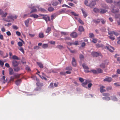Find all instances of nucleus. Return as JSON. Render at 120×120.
<instances>
[{"mask_svg":"<svg viewBox=\"0 0 120 120\" xmlns=\"http://www.w3.org/2000/svg\"><path fill=\"white\" fill-rule=\"evenodd\" d=\"M28 7L30 9H31L29 14L35 13L37 12L36 8L37 7V5H36L34 4H33L28 5Z\"/></svg>","mask_w":120,"mask_h":120,"instance_id":"nucleus-1","label":"nucleus"},{"mask_svg":"<svg viewBox=\"0 0 120 120\" xmlns=\"http://www.w3.org/2000/svg\"><path fill=\"white\" fill-rule=\"evenodd\" d=\"M38 19H43L45 20L46 22L48 20L50 21L49 17L47 15H44L41 14H39V15H38Z\"/></svg>","mask_w":120,"mask_h":120,"instance_id":"nucleus-2","label":"nucleus"},{"mask_svg":"<svg viewBox=\"0 0 120 120\" xmlns=\"http://www.w3.org/2000/svg\"><path fill=\"white\" fill-rule=\"evenodd\" d=\"M103 95L105 97H103L102 98L104 100H105L107 101H109L110 100V97L108 96L110 95V94L108 93H103Z\"/></svg>","mask_w":120,"mask_h":120,"instance_id":"nucleus-3","label":"nucleus"},{"mask_svg":"<svg viewBox=\"0 0 120 120\" xmlns=\"http://www.w3.org/2000/svg\"><path fill=\"white\" fill-rule=\"evenodd\" d=\"M18 17V15L15 14H10L7 17L8 19H10L12 20L14 19H16Z\"/></svg>","mask_w":120,"mask_h":120,"instance_id":"nucleus-4","label":"nucleus"},{"mask_svg":"<svg viewBox=\"0 0 120 120\" xmlns=\"http://www.w3.org/2000/svg\"><path fill=\"white\" fill-rule=\"evenodd\" d=\"M66 10V9L65 8H63L61 9L59 11V14L67 13L69 12H70V10Z\"/></svg>","mask_w":120,"mask_h":120,"instance_id":"nucleus-5","label":"nucleus"},{"mask_svg":"<svg viewBox=\"0 0 120 120\" xmlns=\"http://www.w3.org/2000/svg\"><path fill=\"white\" fill-rule=\"evenodd\" d=\"M8 14L7 12H5L4 13L2 9H0V15H1L2 18L5 17Z\"/></svg>","mask_w":120,"mask_h":120,"instance_id":"nucleus-6","label":"nucleus"},{"mask_svg":"<svg viewBox=\"0 0 120 120\" xmlns=\"http://www.w3.org/2000/svg\"><path fill=\"white\" fill-rule=\"evenodd\" d=\"M108 64V61L106 60L104 62V63H102L100 64V67L101 68H105V65H107Z\"/></svg>","mask_w":120,"mask_h":120,"instance_id":"nucleus-7","label":"nucleus"},{"mask_svg":"<svg viewBox=\"0 0 120 120\" xmlns=\"http://www.w3.org/2000/svg\"><path fill=\"white\" fill-rule=\"evenodd\" d=\"M96 4V2L92 1H90L89 5H88V6H90L91 8H93Z\"/></svg>","mask_w":120,"mask_h":120,"instance_id":"nucleus-8","label":"nucleus"},{"mask_svg":"<svg viewBox=\"0 0 120 120\" xmlns=\"http://www.w3.org/2000/svg\"><path fill=\"white\" fill-rule=\"evenodd\" d=\"M106 47L107 49L110 52H112L114 50V48L110 45L106 46Z\"/></svg>","mask_w":120,"mask_h":120,"instance_id":"nucleus-9","label":"nucleus"},{"mask_svg":"<svg viewBox=\"0 0 120 120\" xmlns=\"http://www.w3.org/2000/svg\"><path fill=\"white\" fill-rule=\"evenodd\" d=\"M12 65L14 67L18 66L19 64L15 60H13L12 62Z\"/></svg>","mask_w":120,"mask_h":120,"instance_id":"nucleus-10","label":"nucleus"},{"mask_svg":"<svg viewBox=\"0 0 120 120\" xmlns=\"http://www.w3.org/2000/svg\"><path fill=\"white\" fill-rule=\"evenodd\" d=\"M112 80V79L111 77L106 76L105 78L103 80L104 81H107L109 82H110Z\"/></svg>","mask_w":120,"mask_h":120,"instance_id":"nucleus-11","label":"nucleus"},{"mask_svg":"<svg viewBox=\"0 0 120 120\" xmlns=\"http://www.w3.org/2000/svg\"><path fill=\"white\" fill-rule=\"evenodd\" d=\"M70 36L72 38H76L78 36L76 32H73L70 34Z\"/></svg>","mask_w":120,"mask_h":120,"instance_id":"nucleus-12","label":"nucleus"},{"mask_svg":"<svg viewBox=\"0 0 120 120\" xmlns=\"http://www.w3.org/2000/svg\"><path fill=\"white\" fill-rule=\"evenodd\" d=\"M85 72L86 73H88L89 72H93L94 74H97V70H92L90 71L89 70H85Z\"/></svg>","mask_w":120,"mask_h":120,"instance_id":"nucleus-13","label":"nucleus"},{"mask_svg":"<svg viewBox=\"0 0 120 120\" xmlns=\"http://www.w3.org/2000/svg\"><path fill=\"white\" fill-rule=\"evenodd\" d=\"M109 35L111 36H112L113 34H114L116 35L117 36L119 35V33L116 32L114 31H112L110 32L109 33Z\"/></svg>","mask_w":120,"mask_h":120,"instance_id":"nucleus-14","label":"nucleus"},{"mask_svg":"<svg viewBox=\"0 0 120 120\" xmlns=\"http://www.w3.org/2000/svg\"><path fill=\"white\" fill-rule=\"evenodd\" d=\"M91 55L94 57H97L99 56V54L97 52H94L91 53Z\"/></svg>","mask_w":120,"mask_h":120,"instance_id":"nucleus-15","label":"nucleus"},{"mask_svg":"<svg viewBox=\"0 0 120 120\" xmlns=\"http://www.w3.org/2000/svg\"><path fill=\"white\" fill-rule=\"evenodd\" d=\"M72 65L74 67H75L76 65V63L74 57L72 58Z\"/></svg>","mask_w":120,"mask_h":120,"instance_id":"nucleus-16","label":"nucleus"},{"mask_svg":"<svg viewBox=\"0 0 120 120\" xmlns=\"http://www.w3.org/2000/svg\"><path fill=\"white\" fill-rule=\"evenodd\" d=\"M22 81L21 79H19L15 81V83L17 86L19 85L21 83Z\"/></svg>","mask_w":120,"mask_h":120,"instance_id":"nucleus-17","label":"nucleus"},{"mask_svg":"<svg viewBox=\"0 0 120 120\" xmlns=\"http://www.w3.org/2000/svg\"><path fill=\"white\" fill-rule=\"evenodd\" d=\"M31 20L30 19H27L25 21V23L26 26L27 27H28V24L29 21Z\"/></svg>","mask_w":120,"mask_h":120,"instance_id":"nucleus-18","label":"nucleus"},{"mask_svg":"<svg viewBox=\"0 0 120 120\" xmlns=\"http://www.w3.org/2000/svg\"><path fill=\"white\" fill-rule=\"evenodd\" d=\"M90 82V81L89 80H86L85 82L82 83V85L83 86L85 87Z\"/></svg>","mask_w":120,"mask_h":120,"instance_id":"nucleus-19","label":"nucleus"},{"mask_svg":"<svg viewBox=\"0 0 120 120\" xmlns=\"http://www.w3.org/2000/svg\"><path fill=\"white\" fill-rule=\"evenodd\" d=\"M82 66L84 70V71L85 70H88L89 69V68L87 66H86L85 64H82Z\"/></svg>","mask_w":120,"mask_h":120,"instance_id":"nucleus-20","label":"nucleus"},{"mask_svg":"<svg viewBox=\"0 0 120 120\" xmlns=\"http://www.w3.org/2000/svg\"><path fill=\"white\" fill-rule=\"evenodd\" d=\"M79 30L80 32L84 31V29L83 27L82 26H80L79 27Z\"/></svg>","mask_w":120,"mask_h":120,"instance_id":"nucleus-21","label":"nucleus"},{"mask_svg":"<svg viewBox=\"0 0 120 120\" xmlns=\"http://www.w3.org/2000/svg\"><path fill=\"white\" fill-rule=\"evenodd\" d=\"M9 74L10 75H12L14 73L13 69L11 68H9Z\"/></svg>","mask_w":120,"mask_h":120,"instance_id":"nucleus-22","label":"nucleus"},{"mask_svg":"<svg viewBox=\"0 0 120 120\" xmlns=\"http://www.w3.org/2000/svg\"><path fill=\"white\" fill-rule=\"evenodd\" d=\"M83 14V15L85 18H86L87 16V13L85 11H84L82 9H81Z\"/></svg>","mask_w":120,"mask_h":120,"instance_id":"nucleus-23","label":"nucleus"},{"mask_svg":"<svg viewBox=\"0 0 120 120\" xmlns=\"http://www.w3.org/2000/svg\"><path fill=\"white\" fill-rule=\"evenodd\" d=\"M92 21L96 24H98L99 23L100 20L99 19H98L96 20L94 19Z\"/></svg>","mask_w":120,"mask_h":120,"instance_id":"nucleus-24","label":"nucleus"},{"mask_svg":"<svg viewBox=\"0 0 120 120\" xmlns=\"http://www.w3.org/2000/svg\"><path fill=\"white\" fill-rule=\"evenodd\" d=\"M48 47V45L47 44H43L42 46V48L43 49H46Z\"/></svg>","mask_w":120,"mask_h":120,"instance_id":"nucleus-25","label":"nucleus"},{"mask_svg":"<svg viewBox=\"0 0 120 120\" xmlns=\"http://www.w3.org/2000/svg\"><path fill=\"white\" fill-rule=\"evenodd\" d=\"M107 11V10L106 9H101V11H100V13L101 14H103L105 13Z\"/></svg>","mask_w":120,"mask_h":120,"instance_id":"nucleus-26","label":"nucleus"},{"mask_svg":"<svg viewBox=\"0 0 120 120\" xmlns=\"http://www.w3.org/2000/svg\"><path fill=\"white\" fill-rule=\"evenodd\" d=\"M93 11L95 13H98V12H100V10L99 9L97 8H95L93 9Z\"/></svg>","mask_w":120,"mask_h":120,"instance_id":"nucleus-27","label":"nucleus"},{"mask_svg":"<svg viewBox=\"0 0 120 120\" xmlns=\"http://www.w3.org/2000/svg\"><path fill=\"white\" fill-rule=\"evenodd\" d=\"M14 69L15 71L18 72L20 70V69L19 67H15L14 68Z\"/></svg>","mask_w":120,"mask_h":120,"instance_id":"nucleus-28","label":"nucleus"},{"mask_svg":"<svg viewBox=\"0 0 120 120\" xmlns=\"http://www.w3.org/2000/svg\"><path fill=\"white\" fill-rule=\"evenodd\" d=\"M39 36L40 38H43L44 37V34L42 33L41 32L39 34Z\"/></svg>","mask_w":120,"mask_h":120,"instance_id":"nucleus-29","label":"nucleus"},{"mask_svg":"<svg viewBox=\"0 0 120 120\" xmlns=\"http://www.w3.org/2000/svg\"><path fill=\"white\" fill-rule=\"evenodd\" d=\"M30 17L34 18H38V15L34 14H32L30 15Z\"/></svg>","mask_w":120,"mask_h":120,"instance_id":"nucleus-30","label":"nucleus"},{"mask_svg":"<svg viewBox=\"0 0 120 120\" xmlns=\"http://www.w3.org/2000/svg\"><path fill=\"white\" fill-rule=\"evenodd\" d=\"M119 11V9H117L116 10L113 9L112 11V13H117Z\"/></svg>","mask_w":120,"mask_h":120,"instance_id":"nucleus-31","label":"nucleus"},{"mask_svg":"<svg viewBox=\"0 0 120 120\" xmlns=\"http://www.w3.org/2000/svg\"><path fill=\"white\" fill-rule=\"evenodd\" d=\"M38 65L41 68H43V65L41 63L38 62Z\"/></svg>","mask_w":120,"mask_h":120,"instance_id":"nucleus-32","label":"nucleus"},{"mask_svg":"<svg viewBox=\"0 0 120 120\" xmlns=\"http://www.w3.org/2000/svg\"><path fill=\"white\" fill-rule=\"evenodd\" d=\"M5 76H2V77L1 78V80H3V83H5L6 81H6L5 80ZM7 79H6V80Z\"/></svg>","mask_w":120,"mask_h":120,"instance_id":"nucleus-33","label":"nucleus"},{"mask_svg":"<svg viewBox=\"0 0 120 120\" xmlns=\"http://www.w3.org/2000/svg\"><path fill=\"white\" fill-rule=\"evenodd\" d=\"M97 74L98 73H102L103 71L100 68H98L97 69Z\"/></svg>","mask_w":120,"mask_h":120,"instance_id":"nucleus-34","label":"nucleus"},{"mask_svg":"<svg viewBox=\"0 0 120 120\" xmlns=\"http://www.w3.org/2000/svg\"><path fill=\"white\" fill-rule=\"evenodd\" d=\"M38 10L39 11H40L42 12H45L46 11L45 9L42 8H38Z\"/></svg>","mask_w":120,"mask_h":120,"instance_id":"nucleus-35","label":"nucleus"},{"mask_svg":"<svg viewBox=\"0 0 120 120\" xmlns=\"http://www.w3.org/2000/svg\"><path fill=\"white\" fill-rule=\"evenodd\" d=\"M31 78L32 79H34V80H36L37 81H38L37 77L36 76H35L32 75L31 76Z\"/></svg>","mask_w":120,"mask_h":120,"instance_id":"nucleus-36","label":"nucleus"},{"mask_svg":"<svg viewBox=\"0 0 120 120\" xmlns=\"http://www.w3.org/2000/svg\"><path fill=\"white\" fill-rule=\"evenodd\" d=\"M60 33L62 35H67L68 34V32H61Z\"/></svg>","mask_w":120,"mask_h":120,"instance_id":"nucleus-37","label":"nucleus"},{"mask_svg":"<svg viewBox=\"0 0 120 120\" xmlns=\"http://www.w3.org/2000/svg\"><path fill=\"white\" fill-rule=\"evenodd\" d=\"M12 58L13 59L17 60H19L20 59L17 56L15 55L13 56H12Z\"/></svg>","mask_w":120,"mask_h":120,"instance_id":"nucleus-38","label":"nucleus"},{"mask_svg":"<svg viewBox=\"0 0 120 120\" xmlns=\"http://www.w3.org/2000/svg\"><path fill=\"white\" fill-rule=\"evenodd\" d=\"M54 10L53 8L52 7H49L48 8V10L50 12H51L53 11Z\"/></svg>","mask_w":120,"mask_h":120,"instance_id":"nucleus-39","label":"nucleus"},{"mask_svg":"<svg viewBox=\"0 0 120 120\" xmlns=\"http://www.w3.org/2000/svg\"><path fill=\"white\" fill-rule=\"evenodd\" d=\"M14 77L15 79H18L20 77V75L18 74H15L14 75Z\"/></svg>","mask_w":120,"mask_h":120,"instance_id":"nucleus-40","label":"nucleus"},{"mask_svg":"<svg viewBox=\"0 0 120 120\" xmlns=\"http://www.w3.org/2000/svg\"><path fill=\"white\" fill-rule=\"evenodd\" d=\"M112 100L113 101H117V99L114 96H112Z\"/></svg>","mask_w":120,"mask_h":120,"instance_id":"nucleus-41","label":"nucleus"},{"mask_svg":"<svg viewBox=\"0 0 120 120\" xmlns=\"http://www.w3.org/2000/svg\"><path fill=\"white\" fill-rule=\"evenodd\" d=\"M51 30V28L50 27H48L47 28L46 30V32L49 33Z\"/></svg>","mask_w":120,"mask_h":120,"instance_id":"nucleus-42","label":"nucleus"},{"mask_svg":"<svg viewBox=\"0 0 120 120\" xmlns=\"http://www.w3.org/2000/svg\"><path fill=\"white\" fill-rule=\"evenodd\" d=\"M89 35L90 37L92 38H93L94 37V35L93 33H90Z\"/></svg>","mask_w":120,"mask_h":120,"instance_id":"nucleus-43","label":"nucleus"},{"mask_svg":"<svg viewBox=\"0 0 120 120\" xmlns=\"http://www.w3.org/2000/svg\"><path fill=\"white\" fill-rule=\"evenodd\" d=\"M71 14L75 16H78L79 15L78 14H76L74 12L71 11Z\"/></svg>","mask_w":120,"mask_h":120,"instance_id":"nucleus-44","label":"nucleus"},{"mask_svg":"<svg viewBox=\"0 0 120 120\" xmlns=\"http://www.w3.org/2000/svg\"><path fill=\"white\" fill-rule=\"evenodd\" d=\"M72 69V67L70 66H69L67 67L66 68V70L68 71H71Z\"/></svg>","mask_w":120,"mask_h":120,"instance_id":"nucleus-45","label":"nucleus"},{"mask_svg":"<svg viewBox=\"0 0 120 120\" xmlns=\"http://www.w3.org/2000/svg\"><path fill=\"white\" fill-rule=\"evenodd\" d=\"M114 4L115 5H120V1H119L118 2H114Z\"/></svg>","mask_w":120,"mask_h":120,"instance_id":"nucleus-46","label":"nucleus"},{"mask_svg":"<svg viewBox=\"0 0 120 120\" xmlns=\"http://www.w3.org/2000/svg\"><path fill=\"white\" fill-rule=\"evenodd\" d=\"M102 45H100L99 44H97L96 45V46L97 48H99L102 47Z\"/></svg>","mask_w":120,"mask_h":120,"instance_id":"nucleus-47","label":"nucleus"},{"mask_svg":"<svg viewBox=\"0 0 120 120\" xmlns=\"http://www.w3.org/2000/svg\"><path fill=\"white\" fill-rule=\"evenodd\" d=\"M18 45L20 47H21L22 46L23 44L20 41L18 43Z\"/></svg>","mask_w":120,"mask_h":120,"instance_id":"nucleus-48","label":"nucleus"},{"mask_svg":"<svg viewBox=\"0 0 120 120\" xmlns=\"http://www.w3.org/2000/svg\"><path fill=\"white\" fill-rule=\"evenodd\" d=\"M12 27L13 28V29L14 30H17L18 29V27L17 26L15 25H13Z\"/></svg>","mask_w":120,"mask_h":120,"instance_id":"nucleus-49","label":"nucleus"},{"mask_svg":"<svg viewBox=\"0 0 120 120\" xmlns=\"http://www.w3.org/2000/svg\"><path fill=\"white\" fill-rule=\"evenodd\" d=\"M15 79V78L14 75L13 76H11L10 77V80L11 81H13L14 80V79Z\"/></svg>","mask_w":120,"mask_h":120,"instance_id":"nucleus-50","label":"nucleus"},{"mask_svg":"<svg viewBox=\"0 0 120 120\" xmlns=\"http://www.w3.org/2000/svg\"><path fill=\"white\" fill-rule=\"evenodd\" d=\"M78 21L82 25H83L84 24V23L81 20V19H79L78 20Z\"/></svg>","mask_w":120,"mask_h":120,"instance_id":"nucleus-51","label":"nucleus"},{"mask_svg":"<svg viewBox=\"0 0 120 120\" xmlns=\"http://www.w3.org/2000/svg\"><path fill=\"white\" fill-rule=\"evenodd\" d=\"M110 36H109V38L111 39L112 40H113L115 38L113 36V35L112 36H111L110 35Z\"/></svg>","mask_w":120,"mask_h":120,"instance_id":"nucleus-52","label":"nucleus"},{"mask_svg":"<svg viewBox=\"0 0 120 120\" xmlns=\"http://www.w3.org/2000/svg\"><path fill=\"white\" fill-rule=\"evenodd\" d=\"M101 22L102 24H104L105 23V20H104L103 19H101Z\"/></svg>","mask_w":120,"mask_h":120,"instance_id":"nucleus-53","label":"nucleus"},{"mask_svg":"<svg viewBox=\"0 0 120 120\" xmlns=\"http://www.w3.org/2000/svg\"><path fill=\"white\" fill-rule=\"evenodd\" d=\"M58 4V2H53L52 4L54 6H56Z\"/></svg>","mask_w":120,"mask_h":120,"instance_id":"nucleus-54","label":"nucleus"},{"mask_svg":"<svg viewBox=\"0 0 120 120\" xmlns=\"http://www.w3.org/2000/svg\"><path fill=\"white\" fill-rule=\"evenodd\" d=\"M26 70H27L28 71H31L30 68L28 66L26 67Z\"/></svg>","mask_w":120,"mask_h":120,"instance_id":"nucleus-55","label":"nucleus"},{"mask_svg":"<svg viewBox=\"0 0 120 120\" xmlns=\"http://www.w3.org/2000/svg\"><path fill=\"white\" fill-rule=\"evenodd\" d=\"M68 4L71 7H74L75 5L74 4L72 3H68Z\"/></svg>","mask_w":120,"mask_h":120,"instance_id":"nucleus-56","label":"nucleus"},{"mask_svg":"<svg viewBox=\"0 0 120 120\" xmlns=\"http://www.w3.org/2000/svg\"><path fill=\"white\" fill-rule=\"evenodd\" d=\"M97 40L96 39L94 38L93 40L92 41L94 43H95L97 42Z\"/></svg>","mask_w":120,"mask_h":120,"instance_id":"nucleus-57","label":"nucleus"},{"mask_svg":"<svg viewBox=\"0 0 120 120\" xmlns=\"http://www.w3.org/2000/svg\"><path fill=\"white\" fill-rule=\"evenodd\" d=\"M50 88L51 89L53 88V83H51L50 85Z\"/></svg>","mask_w":120,"mask_h":120,"instance_id":"nucleus-58","label":"nucleus"},{"mask_svg":"<svg viewBox=\"0 0 120 120\" xmlns=\"http://www.w3.org/2000/svg\"><path fill=\"white\" fill-rule=\"evenodd\" d=\"M73 44L76 45H79L78 42L77 41H75L74 43Z\"/></svg>","mask_w":120,"mask_h":120,"instance_id":"nucleus-59","label":"nucleus"},{"mask_svg":"<svg viewBox=\"0 0 120 120\" xmlns=\"http://www.w3.org/2000/svg\"><path fill=\"white\" fill-rule=\"evenodd\" d=\"M106 2L108 3H111L112 2V0H106Z\"/></svg>","mask_w":120,"mask_h":120,"instance_id":"nucleus-60","label":"nucleus"},{"mask_svg":"<svg viewBox=\"0 0 120 120\" xmlns=\"http://www.w3.org/2000/svg\"><path fill=\"white\" fill-rule=\"evenodd\" d=\"M79 58H80V59L81 60L83 58L84 56L82 55L81 54L80 55V56Z\"/></svg>","mask_w":120,"mask_h":120,"instance_id":"nucleus-61","label":"nucleus"},{"mask_svg":"<svg viewBox=\"0 0 120 120\" xmlns=\"http://www.w3.org/2000/svg\"><path fill=\"white\" fill-rule=\"evenodd\" d=\"M57 47L60 49H61L63 48V46L61 45H58L57 46Z\"/></svg>","mask_w":120,"mask_h":120,"instance_id":"nucleus-62","label":"nucleus"},{"mask_svg":"<svg viewBox=\"0 0 120 120\" xmlns=\"http://www.w3.org/2000/svg\"><path fill=\"white\" fill-rule=\"evenodd\" d=\"M0 64L1 67H2L4 65V63L0 60Z\"/></svg>","mask_w":120,"mask_h":120,"instance_id":"nucleus-63","label":"nucleus"},{"mask_svg":"<svg viewBox=\"0 0 120 120\" xmlns=\"http://www.w3.org/2000/svg\"><path fill=\"white\" fill-rule=\"evenodd\" d=\"M79 80L81 82H83L84 81V79L82 78H79Z\"/></svg>","mask_w":120,"mask_h":120,"instance_id":"nucleus-64","label":"nucleus"}]
</instances>
